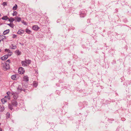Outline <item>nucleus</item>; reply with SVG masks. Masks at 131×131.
Segmentation results:
<instances>
[{"label":"nucleus","instance_id":"f257e3e1","mask_svg":"<svg viewBox=\"0 0 131 131\" xmlns=\"http://www.w3.org/2000/svg\"><path fill=\"white\" fill-rule=\"evenodd\" d=\"M18 72L19 73L22 74L24 73L25 71L24 69L23 68L20 67L18 69Z\"/></svg>","mask_w":131,"mask_h":131},{"label":"nucleus","instance_id":"f03ea898","mask_svg":"<svg viewBox=\"0 0 131 131\" xmlns=\"http://www.w3.org/2000/svg\"><path fill=\"white\" fill-rule=\"evenodd\" d=\"M39 29V27L37 25H34L32 27V29L34 30H37Z\"/></svg>","mask_w":131,"mask_h":131},{"label":"nucleus","instance_id":"7ed1b4c3","mask_svg":"<svg viewBox=\"0 0 131 131\" xmlns=\"http://www.w3.org/2000/svg\"><path fill=\"white\" fill-rule=\"evenodd\" d=\"M12 104L14 106H16L17 105V102L14 100H13L12 101Z\"/></svg>","mask_w":131,"mask_h":131},{"label":"nucleus","instance_id":"20e7f679","mask_svg":"<svg viewBox=\"0 0 131 131\" xmlns=\"http://www.w3.org/2000/svg\"><path fill=\"white\" fill-rule=\"evenodd\" d=\"M6 63H2V66L3 67V69L5 71L6 70Z\"/></svg>","mask_w":131,"mask_h":131},{"label":"nucleus","instance_id":"39448f33","mask_svg":"<svg viewBox=\"0 0 131 131\" xmlns=\"http://www.w3.org/2000/svg\"><path fill=\"white\" fill-rule=\"evenodd\" d=\"M8 58V56L7 55H5L1 58V59L2 60H6Z\"/></svg>","mask_w":131,"mask_h":131},{"label":"nucleus","instance_id":"423d86ee","mask_svg":"<svg viewBox=\"0 0 131 131\" xmlns=\"http://www.w3.org/2000/svg\"><path fill=\"white\" fill-rule=\"evenodd\" d=\"M12 95H13V97L14 98V99H17L18 97V95L17 94L13 93H12Z\"/></svg>","mask_w":131,"mask_h":131},{"label":"nucleus","instance_id":"0eeeda50","mask_svg":"<svg viewBox=\"0 0 131 131\" xmlns=\"http://www.w3.org/2000/svg\"><path fill=\"white\" fill-rule=\"evenodd\" d=\"M24 32V30L20 29L18 31L17 33L18 34L21 35L23 34Z\"/></svg>","mask_w":131,"mask_h":131},{"label":"nucleus","instance_id":"6e6552de","mask_svg":"<svg viewBox=\"0 0 131 131\" xmlns=\"http://www.w3.org/2000/svg\"><path fill=\"white\" fill-rule=\"evenodd\" d=\"M21 18L17 16L15 17V20L19 22L21 20Z\"/></svg>","mask_w":131,"mask_h":131},{"label":"nucleus","instance_id":"1a4fd4ad","mask_svg":"<svg viewBox=\"0 0 131 131\" xmlns=\"http://www.w3.org/2000/svg\"><path fill=\"white\" fill-rule=\"evenodd\" d=\"M24 81H28V77L27 76H25L23 77Z\"/></svg>","mask_w":131,"mask_h":131},{"label":"nucleus","instance_id":"9d476101","mask_svg":"<svg viewBox=\"0 0 131 131\" xmlns=\"http://www.w3.org/2000/svg\"><path fill=\"white\" fill-rule=\"evenodd\" d=\"M21 63L23 66L25 67L27 66V65L26 63V62L25 61H22Z\"/></svg>","mask_w":131,"mask_h":131},{"label":"nucleus","instance_id":"9b49d317","mask_svg":"<svg viewBox=\"0 0 131 131\" xmlns=\"http://www.w3.org/2000/svg\"><path fill=\"white\" fill-rule=\"evenodd\" d=\"M25 31L28 34H30L31 32V31L28 28H26L25 29Z\"/></svg>","mask_w":131,"mask_h":131},{"label":"nucleus","instance_id":"f8f14e48","mask_svg":"<svg viewBox=\"0 0 131 131\" xmlns=\"http://www.w3.org/2000/svg\"><path fill=\"white\" fill-rule=\"evenodd\" d=\"M9 32V30H7L4 32L3 33V34L4 35H5L6 34H8Z\"/></svg>","mask_w":131,"mask_h":131},{"label":"nucleus","instance_id":"ddd939ff","mask_svg":"<svg viewBox=\"0 0 131 131\" xmlns=\"http://www.w3.org/2000/svg\"><path fill=\"white\" fill-rule=\"evenodd\" d=\"M33 85L34 87H36L38 85V82L36 81H35L33 82Z\"/></svg>","mask_w":131,"mask_h":131},{"label":"nucleus","instance_id":"4468645a","mask_svg":"<svg viewBox=\"0 0 131 131\" xmlns=\"http://www.w3.org/2000/svg\"><path fill=\"white\" fill-rule=\"evenodd\" d=\"M2 19L3 20H7V19H8L9 18H8L7 16H4L2 18Z\"/></svg>","mask_w":131,"mask_h":131},{"label":"nucleus","instance_id":"2eb2a0df","mask_svg":"<svg viewBox=\"0 0 131 131\" xmlns=\"http://www.w3.org/2000/svg\"><path fill=\"white\" fill-rule=\"evenodd\" d=\"M1 101L3 104H4L7 102V100L5 99H1Z\"/></svg>","mask_w":131,"mask_h":131},{"label":"nucleus","instance_id":"dca6fc26","mask_svg":"<svg viewBox=\"0 0 131 131\" xmlns=\"http://www.w3.org/2000/svg\"><path fill=\"white\" fill-rule=\"evenodd\" d=\"M8 107L9 108L10 110H12L13 109V106L10 104H9L8 105Z\"/></svg>","mask_w":131,"mask_h":131},{"label":"nucleus","instance_id":"f3484780","mask_svg":"<svg viewBox=\"0 0 131 131\" xmlns=\"http://www.w3.org/2000/svg\"><path fill=\"white\" fill-rule=\"evenodd\" d=\"M11 49H15L16 48V47L15 45H12L10 47Z\"/></svg>","mask_w":131,"mask_h":131},{"label":"nucleus","instance_id":"a211bd4d","mask_svg":"<svg viewBox=\"0 0 131 131\" xmlns=\"http://www.w3.org/2000/svg\"><path fill=\"white\" fill-rule=\"evenodd\" d=\"M25 61L26 62V63H27V65L30 64L31 63V61L29 60H26Z\"/></svg>","mask_w":131,"mask_h":131},{"label":"nucleus","instance_id":"6ab92c4d","mask_svg":"<svg viewBox=\"0 0 131 131\" xmlns=\"http://www.w3.org/2000/svg\"><path fill=\"white\" fill-rule=\"evenodd\" d=\"M22 90L19 87V86L17 90V92L18 93L22 91Z\"/></svg>","mask_w":131,"mask_h":131},{"label":"nucleus","instance_id":"aec40b11","mask_svg":"<svg viewBox=\"0 0 131 131\" xmlns=\"http://www.w3.org/2000/svg\"><path fill=\"white\" fill-rule=\"evenodd\" d=\"M7 25L12 28H13L14 25L12 23H10L9 24H8Z\"/></svg>","mask_w":131,"mask_h":131},{"label":"nucleus","instance_id":"412c9836","mask_svg":"<svg viewBox=\"0 0 131 131\" xmlns=\"http://www.w3.org/2000/svg\"><path fill=\"white\" fill-rule=\"evenodd\" d=\"M11 78L12 79L14 80H15L16 79V75H12L11 77Z\"/></svg>","mask_w":131,"mask_h":131},{"label":"nucleus","instance_id":"4be33fe9","mask_svg":"<svg viewBox=\"0 0 131 131\" xmlns=\"http://www.w3.org/2000/svg\"><path fill=\"white\" fill-rule=\"evenodd\" d=\"M9 19V21L10 22H12L13 21L15 20V19L13 18H11Z\"/></svg>","mask_w":131,"mask_h":131},{"label":"nucleus","instance_id":"5701e85b","mask_svg":"<svg viewBox=\"0 0 131 131\" xmlns=\"http://www.w3.org/2000/svg\"><path fill=\"white\" fill-rule=\"evenodd\" d=\"M6 70L9 69L10 68V66L7 63H6Z\"/></svg>","mask_w":131,"mask_h":131},{"label":"nucleus","instance_id":"b1692460","mask_svg":"<svg viewBox=\"0 0 131 131\" xmlns=\"http://www.w3.org/2000/svg\"><path fill=\"white\" fill-rule=\"evenodd\" d=\"M13 12H14V13H13V16H16L17 15V12L15 11H14Z\"/></svg>","mask_w":131,"mask_h":131},{"label":"nucleus","instance_id":"393cba45","mask_svg":"<svg viewBox=\"0 0 131 131\" xmlns=\"http://www.w3.org/2000/svg\"><path fill=\"white\" fill-rule=\"evenodd\" d=\"M17 5L16 4L13 7V9L15 10H16L17 9Z\"/></svg>","mask_w":131,"mask_h":131},{"label":"nucleus","instance_id":"a878e982","mask_svg":"<svg viewBox=\"0 0 131 131\" xmlns=\"http://www.w3.org/2000/svg\"><path fill=\"white\" fill-rule=\"evenodd\" d=\"M5 97L8 100H9L10 99V96H7Z\"/></svg>","mask_w":131,"mask_h":131},{"label":"nucleus","instance_id":"bb28decb","mask_svg":"<svg viewBox=\"0 0 131 131\" xmlns=\"http://www.w3.org/2000/svg\"><path fill=\"white\" fill-rule=\"evenodd\" d=\"M4 110V107H1L0 108V111H3Z\"/></svg>","mask_w":131,"mask_h":131},{"label":"nucleus","instance_id":"cd10ccee","mask_svg":"<svg viewBox=\"0 0 131 131\" xmlns=\"http://www.w3.org/2000/svg\"><path fill=\"white\" fill-rule=\"evenodd\" d=\"M16 52H17L18 55H20V52L18 50H17L16 51Z\"/></svg>","mask_w":131,"mask_h":131},{"label":"nucleus","instance_id":"c85d7f7f","mask_svg":"<svg viewBox=\"0 0 131 131\" xmlns=\"http://www.w3.org/2000/svg\"><path fill=\"white\" fill-rule=\"evenodd\" d=\"M2 5H3L4 6H6L7 5V3L6 2H4L3 3Z\"/></svg>","mask_w":131,"mask_h":131},{"label":"nucleus","instance_id":"c756f323","mask_svg":"<svg viewBox=\"0 0 131 131\" xmlns=\"http://www.w3.org/2000/svg\"><path fill=\"white\" fill-rule=\"evenodd\" d=\"M22 22L25 25H27V23L25 21H23Z\"/></svg>","mask_w":131,"mask_h":131},{"label":"nucleus","instance_id":"7c9ffc66","mask_svg":"<svg viewBox=\"0 0 131 131\" xmlns=\"http://www.w3.org/2000/svg\"><path fill=\"white\" fill-rule=\"evenodd\" d=\"M16 37H17V36L16 35H13L12 38H16Z\"/></svg>","mask_w":131,"mask_h":131},{"label":"nucleus","instance_id":"2f4dec72","mask_svg":"<svg viewBox=\"0 0 131 131\" xmlns=\"http://www.w3.org/2000/svg\"><path fill=\"white\" fill-rule=\"evenodd\" d=\"M7 94L8 95V96H10V94H11L10 93V92H8L7 93Z\"/></svg>","mask_w":131,"mask_h":131},{"label":"nucleus","instance_id":"473e14b6","mask_svg":"<svg viewBox=\"0 0 131 131\" xmlns=\"http://www.w3.org/2000/svg\"><path fill=\"white\" fill-rule=\"evenodd\" d=\"M7 116L9 118L10 116V114L9 113H7L6 114Z\"/></svg>","mask_w":131,"mask_h":131},{"label":"nucleus","instance_id":"72a5a7b5","mask_svg":"<svg viewBox=\"0 0 131 131\" xmlns=\"http://www.w3.org/2000/svg\"><path fill=\"white\" fill-rule=\"evenodd\" d=\"M10 60H8L6 61L7 62H10Z\"/></svg>","mask_w":131,"mask_h":131},{"label":"nucleus","instance_id":"f704fd0d","mask_svg":"<svg viewBox=\"0 0 131 131\" xmlns=\"http://www.w3.org/2000/svg\"><path fill=\"white\" fill-rule=\"evenodd\" d=\"M0 131H2V129L1 128H0Z\"/></svg>","mask_w":131,"mask_h":131},{"label":"nucleus","instance_id":"c9c22d12","mask_svg":"<svg viewBox=\"0 0 131 131\" xmlns=\"http://www.w3.org/2000/svg\"><path fill=\"white\" fill-rule=\"evenodd\" d=\"M1 16V14H0V17Z\"/></svg>","mask_w":131,"mask_h":131},{"label":"nucleus","instance_id":"e433bc0d","mask_svg":"<svg viewBox=\"0 0 131 131\" xmlns=\"http://www.w3.org/2000/svg\"><path fill=\"white\" fill-rule=\"evenodd\" d=\"M1 37H3V36H1Z\"/></svg>","mask_w":131,"mask_h":131},{"label":"nucleus","instance_id":"4c0bfd02","mask_svg":"<svg viewBox=\"0 0 131 131\" xmlns=\"http://www.w3.org/2000/svg\"><path fill=\"white\" fill-rule=\"evenodd\" d=\"M1 51V49H0V51Z\"/></svg>","mask_w":131,"mask_h":131},{"label":"nucleus","instance_id":"58836bf2","mask_svg":"<svg viewBox=\"0 0 131 131\" xmlns=\"http://www.w3.org/2000/svg\"><path fill=\"white\" fill-rule=\"evenodd\" d=\"M1 37V36H0V37Z\"/></svg>","mask_w":131,"mask_h":131}]
</instances>
